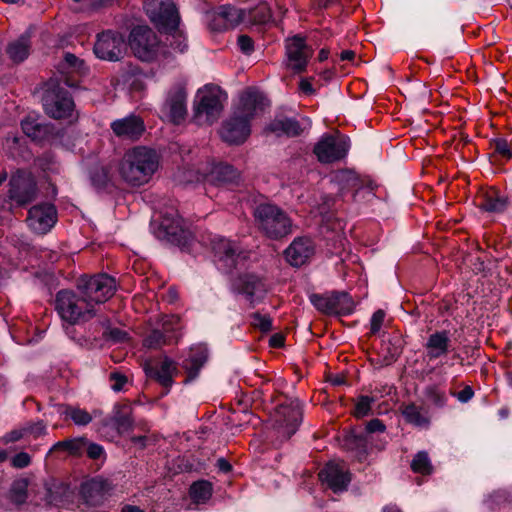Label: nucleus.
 Here are the masks:
<instances>
[{"mask_svg":"<svg viewBox=\"0 0 512 512\" xmlns=\"http://www.w3.org/2000/svg\"><path fill=\"white\" fill-rule=\"evenodd\" d=\"M265 100L263 94L254 89L241 93L231 115L221 124V139L231 145L243 144L251 134V121L263 110Z\"/></svg>","mask_w":512,"mask_h":512,"instance_id":"1","label":"nucleus"},{"mask_svg":"<svg viewBox=\"0 0 512 512\" xmlns=\"http://www.w3.org/2000/svg\"><path fill=\"white\" fill-rule=\"evenodd\" d=\"M144 8L155 27L168 34L167 42L171 48L175 52H184L187 41L179 29L180 16L173 0H145Z\"/></svg>","mask_w":512,"mask_h":512,"instance_id":"2","label":"nucleus"},{"mask_svg":"<svg viewBox=\"0 0 512 512\" xmlns=\"http://www.w3.org/2000/svg\"><path fill=\"white\" fill-rule=\"evenodd\" d=\"M159 167V155L151 148L136 146L128 150L120 163L121 177L133 186L146 184Z\"/></svg>","mask_w":512,"mask_h":512,"instance_id":"3","label":"nucleus"},{"mask_svg":"<svg viewBox=\"0 0 512 512\" xmlns=\"http://www.w3.org/2000/svg\"><path fill=\"white\" fill-rule=\"evenodd\" d=\"M55 308L63 321L66 334L72 339H74L72 327L90 320L96 314L91 302H88L78 290L59 291L56 296Z\"/></svg>","mask_w":512,"mask_h":512,"instance_id":"4","label":"nucleus"},{"mask_svg":"<svg viewBox=\"0 0 512 512\" xmlns=\"http://www.w3.org/2000/svg\"><path fill=\"white\" fill-rule=\"evenodd\" d=\"M226 96L217 85H205L200 88L194 98L193 120L198 125H212L223 110Z\"/></svg>","mask_w":512,"mask_h":512,"instance_id":"5","label":"nucleus"},{"mask_svg":"<svg viewBox=\"0 0 512 512\" xmlns=\"http://www.w3.org/2000/svg\"><path fill=\"white\" fill-rule=\"evenodd\" d=\"M258 228L270 239H280L292 232V221L278 206L264 202L254 208Z\"/></svg>","mask_w":512,"mask_h":512,"instance_id":"6","label":"nucleus"},{"mask_svg":"<svg viewBox=\"0 0 512 512\" xmlns=\"http://www.w3.org/2000/svg\"><path fill=\"white\" fill-rule=\"evenodd\" d=\"M77 290L95 309L96 305L106 302L113 296L116 283L114 278L106 274L82 276L77 281Z\"/></svg>","mask_w":512,"mask_h":512,"instance_id":"7","label":"nucleus"},{"mask_svg":"<svg viewBox=\"0 0 512 512\" xmlns=\"http://www.w3.org/2000/svg\"><path fill=\"white\" fill-rule=\"evenodd\" d=\"M129 45L138 59L147 62L157 59L162 49L156 33L148 26L135 27L130 33Z\"/></svg>","mask_w":512,"mask_h":512,"instance_id":"8","label":"nucleus"},{"mask_svg":"<svg viewBox=\"0 0 512 512\" xmlns=\"http://www.w3.org/2000/svg\"><path fill=\"white\" fill-rule=\"evenodd\" d=\"M349 147V139L344 135H324L316 143L314 153L321 163H332L344 158Z\"/></svg>","mask_w":512,"mask_h":512,"instance_id":"9","label":"nucleus"},{"mask_svg":"<svg viewBox=\"0 0 512 512\" xmlns=\"http://www.w3.org/2000/svg\"><path fill=\"white\" fill-rule=\"evenodd\" d=\"M211 248L219 270L228 273L237 266L241 251L236 242L221 236H214L211 239Z\"/></svg>","mask_w":512,"mask_h":512,"instance_id":"10","label":"nucleus"},{"mask_svg":"<svg viewBox=\"0 0 512 512\" xmlns=\"http://www.w3.org/2000/svg\"><path fill=\"white\" fill-rule=\"evenodd\" d=\"M45 112L52 118H72L74 102L67 91L62 88H49L43 97Z\"/></svg>","mask_w":512,"mask_h":512,"instance_id":"11","label":"nucleus"},{"mask_svg":"<svg viewBox=\"0 0 512 512\" xmlns=\"http://www.w3.org/2000/svg\"><path fill=\"white\" fill-rule=\"evenodd\" d=\"M125 49L123 35L110 30L98 34L94 44L96 57L107 61H118L122 58Z\"/></svg>","mask_w":512,"mask_h":512,"instance_id":"12","label":"nucleus"},{"mask_svg":"<svg viewBox=\"0 0 512 512\" xmlns=\"http://www.w3.org/2000/svg\"><path fill=\"white\" fill-rule=\"evenodd\" d=\"M187 93L181 86L171 89L161 108V117L174 124L182 122L187 114Z\"/></svg>","mask_w":512,"mask_h":512,"instance_id":"13","label":"nucleus"},{"mask_svg":"<svg viewBox=\"0 0 512 512\" xmlns=\"http://www.w3.org/2000/svg\"><path fill=\"white\" fill-rule=\"evenodd\" d=\"M313 54L312 48L306 45L304 38L294 36L286 41V65L295 73L304 71Z\"/></svg>","mask_w":512,"mask_h":512,"instance_id":"14","label":"nucleus"},{"mask_svg":"<svg viewBox=\"0 0 512 512\" xmlns=\"http://www.w3.org/2000/svg\"><path fill=\"white\" fill-rule=\"evenodd\" d=\"M244 19V12L230 5H223L207 14L212 31L221 32L233 28Z\"/></svg>","mask_w":512,"mask_h":512,"instance_id":"15","label":"nucleus"},{"mask_svg":"<svg viewBox=\"0 0 512 512\" xmlns=\"http://www.w3.org/2000/svg\"><path fill=\"white\" fill-rule=\"evenodd\" d=\"M301 420L302 411L299 403L296 401L281 404L275 411V422L279 430L287 437L296 432Z\"/></svg>","mask_w":512,"mask_h":512,"instance_id":"16","label":"nucleus"},{"mask_svg":"<svg viewBox=\"0 0 512 512\" xmlns=\"http://www.w3.org/2000/svg\"><path fill=\"white\" fill-rule=\"evenodd\" d=\"M189 236L190 232L184 228L183 220L177 214H167L162 218L157 237L184 246L187 244Z\"/></svg>","mask_w":512,"mask_h":512,"instance_id":"17","label":"nucleus"},{"mask_svg":"<svg viewBox=\"0 0 512 512\" xmlns=\"http://www.w3.org/2000/svg\"><path fill=\"white\" fill-rule=\"evenodd\" d=\"M320 480L334 492H342L347 489L350 476L344 462L331 461L320 471Z\"/></svg>","mask_w":512,"mask_h":512,"instance_id":"18","label":"nucleus"},{"mask_svg":"<svg viewBox=\"0 0 512 512\" xmlns=\"http://www.w3.org/2000/svg\"><path fill=\"white\" fill-rule=\"evenodd\" d=\"M57 213L52 204L36 205L29 210L27 222L29 227L37 233L48 232L56 223Z\"/></svg>","mask_w":512,"mask_h":512,"instance_id":"19","label":"nucleus"},{"mask_svg":"<svg viewBox=\"0 0 512 512\" xmlns=\"http://www.w3.org/2000/svg\"><path fill=\"white\" fill-rule=\"evenodd\" d=\"M113 485L106 479L96 477L82 485V495L85 502L91 506L101 505L111 494Z\"/></svg>","mask_w":512,"mask_h":512,"instance_id":"20","label":"nucleus"},{"mask_svg":"<svg viewBox=\"0 0 512 512\" xmlns=\"http://www.w3.org/2000/svg\"><path fill=\"white\" fill-rule=\"evenodd\" d=\"M111 129L114 134L120 138L136 140L141 137L145 131L143 119L134 114L124 118L117 119L111 123Z\"/></svg>","mask_w":512,"mask_h":512,"instance_id":"21","label":"nucleus"},{"mask_svg":"<svg viewBox=\"0 0 512 512\" xmlns=\"http://www.w3.org/2000/svg\"><path fill=\"white\" fill-rule=\"evenodd\" d=\"M314 254V244L311 239L299 237L285 250L286 260L295 267L305 264Z\"/></svg>","mask_w":512,"mask_h":512,"instance_id":"22","label":"nucleus"},{"mask_svg":"<svg viewBox=\"0 0 512 512\" xmlns=\"http://www.w3.org/2000/svg\"><path fill=\"white\" fill-rule=\"evenodd\" d=\"M234 289L243 294L251 303L262 299L266 293L263 281L255 275H243L233 284Z\"/></svg>","mask_w":512,"mask_h":512,"instance_id":"23","label":"nucleus"},{"mask_svg":"<svg viewBox=\"0 0 512 512\" xmlns=\"http://www.w3.org/2000/svg\"><path fill=\"white\" fill-rule=\"evenodd\" d=\"M145 370L165 388L171 387L173 378L178 374L176 363L166 356L155 365H147Z\"/></svg>","mask_w":512,"mask_h":512,"instance_id":"24","label":"nucleus"},{"mask_svg":"<svg viewBox=\"0 0 512 512\" xmlns=\"http://www.w3.org/2000/svg\"><path fill=\"white\" fill-rule=\"evenodd\" d=\"M208 358V349L206 346L199 344L192 347L187 358L183 361V368L188 373L189 380L194 379L199 370L205 364Z\"/></svg>","mask_w":512,"mask_h":512,"instance_id":"25","label":"nucleus"},{"mask_svg":"<svg viewBox=\"0 0 512 512\" xmlns=\"http://www.w3.org/2000/svg\"><path fill=\"white\" fill-rule=\"evenodd\" d=\"M240 178L237 171L230 165H218L214 167L212 175H198L194 178L188 176L187 182L209 181L213 183H234Z\"/></svg>","mask_w":512,"mask_h":512,"instance_id":"26","label":"nucleus"},{"mask_svg":"<svg viewBox=\"0 0 512 512\" xmlns=\"http://www.w3.org/2000/svg\"><path fill=\"white\" fill-rule=\"evenodd\" d=\"M450 338L446 331L432 333L425 344L427 356L430 360L445 355L449 350Z\"/></svg>","mask_w":512,"mask_h":512,"instance_id":"27","label":"nucleus"},{"mask_svg":"<svg viewBox=\"0 0 512 512\" xmlns=\"http://www.w3.org/2000/svg\"><path fill=\"white\" fill-rule=\"evenodd\" d=\"M267 130L277 136H297L302 132L303 129L301 124L296 119L279 117L270 122Z\"/></svg>","mask_w":512,"mask_h":512,"instance_id":"28","label":"nucleus"},{"mask_svg":"<svg viewBox=\"0 0 512 512\" xmlns=\"http://www.w3.org/2000/svg\"><path fill=\"white\" fill-rule=\"evenodd\" d=\"M86 445L87 440L83 437L59 441L50 448L48 455L53 452L62 451L73 456H79L85 451Z\"/></svg>","mask_w":512,"mask_h":512,"instance_id":"29","label":"nucleus"},{"mask_svg":"<svg viewBox=\"0 0 512 512\" xmlns=\"http://www.w3.org/2000/svg\"><path fill=\"white\" fill-rule=\"evenodd\" d=\"M29 36L21 35L17 40L11 42L7 47V53L14 62H22L29 54Z\"/></svg>","mask_w":512,"mask_h":512,"instance_id":"30","label":"nucleus"},{"mask_svg":"<svg viewBox=\"0 0 512 512\" xmlns=\"http://www.w3.org/2000/svg\"><path fill=\"white\" fill-rule=\"evenodd\" d=\"M310 301L313 306L320 312L325 314H336V293L331 294H311Z\"/></svg>","mask_w":512,"mask_h":512,"instance_id":"31","label":"nucleus"},{"mask_svg":"<svg viewBox=\"0 0 512 512\" xmlns=\"http://www.w3.org/2000/svg\"><path fill=\"white\" fill-rule=\"evenodd\" d=\"M333 182L340 191L351 190L359 187V178L351 170H340L333 174Z\"/></svg>","mask_w":512,"mask_h":512,"instance_id":"32","label":"nucleus"},{"mask_svg":"<svg viewBox=\"0 0 512 512\" xmlns=\"http://www.w3.org/2000/svg\"><path fill=\"white\" fill-rule=\"evenodd\" d=\"M21 127L25 135L33 140H42L49 132V126L39 123L33 118H26L21 122Z\"/></svg>","mask_w":512,"mask_h":512,"instance_id":"33","label":"nucleus"},{"mask_svg":"<svg viewBox=\"0 0 512 512\" xmlns=\"http://www.w3.org/2000/svg\"><path fill=\"white\" fill-rule=\"evenodd\" d=\"M28 482L26 479L15 480L10 488L8 498L14 507H19L27 499Z\"/></svg>","mask_w":512,"mask_h":512,"instance_id":"34","label":"nucleus"},{"mask_svg":"<svg viewBox=\"0 0 512 512\" xmlns=\"http://www.w3.org/2000/svg\"><path fill=\"white\" fill-rule=\"evenodd\" d=\"M112 421L119 432H124L130 429L132 426L130 407L128 405L115 406Z\"/></svg>","mask_w":512,"mask_h":512,"instance_id":"35","label":"nucleus"},{"mask_svg":"<svg viewBox=\"0 0 512 512\" xmlns=\"http://www.w3.org/2000/svg\"><path fill=\"white\" fill-rule=\"evenodd\" d=\"M67 418H70L77 426H86L92 419L93 415L80 407L67 406L63 411Z\"/></svg>","mask_w":512,"mask_h":512,"instance_id":"36","label":"nucleus"},{"mask_svg":"<svg viewBox=\"0 0 512 512\" xmlns=\"http://www.w3.org/2000/svg\"><path fill=\"white\" fill-rule=\"evenodd\" d=\"M212 495V486L207 481L195 482L190 488V496L197 504L205 503Z\"/></svg>","mask_w":512,"mask_h":512,"instance_id":"37","label":"nucleus"},{"mask_svg":"<svg viewBox=\"0 0 512 512\" xmlns=\"http://www.w3.org/2000/svg\"><path fill=\"white\" fill-rule=\"evenodd\" d=\"M403 416L407 422L418 427H426L429 424L428 418L422 413L421 409L415 405L406 406L403 409Z\"/></svg>","mask_w":512,"mask_h":512,"instance_id":"38","label":"nucleus"},{"mask_svg":"<svg viewBox=\"0 0 512 512\" xmlns=\"http://www.w3.org/2000/svg\"><path fill=\"white\" fill-rule=\"evenodd\" d=\"M34 195L35 189L33 185H27L23 189L13 186L10 189V198L18 204H26L30 202L34 198Z\"/></svg>","mask_w":512,"mask_h":512,"instance_id":"39","label":"nucleus"},{"mask_svg":"<svg viewBox=\"0 0 512 512\" xmlns=\"http://www.w3.org/2000/svg\"><path fill=\"white\" fill-rule=\"evenodd\" d=\"M411 468L416 473H420L423 475L430 474L432 472V465L427 453H417L412 460Z\"/></svg>","mask_w":512,"mask_h":512,"instance_id":"40","label":"nucleus"},{"mask_svg":"<svg viewBox=\"0 0 512 512\" xmlns=\"http://www.w3.org/2000/svg\"><path fill=\"white\" fill-rule=\"evenodd\" d=\"M425 396L436 407H443L447 402L445 391L436 385H429L425 389Z\"/></svg>","mask_w":512,"mask_h":512,"instance_id":"41","label":"nucleus"},{"mask_svg":"<svg viewBox=\"0 0 512 512\" xmlns=\"http://www.w3.org/2000/svg\"><path fill=\"white\" fill-rule=\"evenodd\" d=\"M250 20L254 24H266L271 20V11L266 3H261L249 12Z\"/></svg>","mask_w":512,"mask_h":512,"instance_id":"42","label":"nucleus"},{"mask_svg":"<svg viewBox=\"0 0 512 512\" xmlns=\"http://www.w3.org/2000/svg\"><path fill=\"white\" fill-rule=\"evenodd\" d=\"M336 314H350L354 309L351 297L346 293H336Z\"/></svg>","mask_w":512,"mask_h":512,"instance_id":"43","label":"nucleus"},{"mask_svg":"<svg viewBox=\"0 0 512 512\" xmlns=\"http://www.w3.org/2000/svg\"><path fill=\"white\" fill-rule=\"evenodd\" d=\"M374 403V398L363 395L358 397L356 404L354 415L358 418L367 416L371 411V406Z\"/></svg>","mask_w":512,"mask_h":512,"instance_id":"44","label":"nucleus"},{"mask_svg":"<svg viewBox=\"0 0 512 512\" xmlns=\"http://www.w3.org/2000/svg\"><path fill=\"white\" fill-rule=\"evenodd\" d=\"M481 207L488 212L499 213L506 208V201L500 197H488L481 204Z\"/></svg>","mask_w":512,"mask_h":512,"instance_id":"45","label":"nucleus"},{"mask_svg":"<svg viewBox=\"0 0 512 512\" xmlns=\"http://www.w3.org/2000/svg\"><path fill=\"white\" fill-rule=\"evenodd\" d=\"M164 343L165 339L160 331L151 332L144 340V346L148 348H158Z\"/></svg>","mask_w":512,"mask_h":512,"instance_id":"46","label":"nucleus"},{"mask_svg":"<svg viewBox=\"0 0 512 512\" xmlns=\"http://www.w3.org/2000/svg\"><path fill=\"white\" fill-rule=\"evenodd\" d=\"M110 382L111 389L115 392H120L127 383V377L120 372H113L110 374Z\"/></svg>","mask_w":512,"mask_h":512,"instance_id":"47","label":"nucleus"},{"mask_svg":"<svg viewBox=\"0 0 512 512\" xmlns=\"http://www.w3.org/2000/svg\"><path fill=\"white\" fill-rule=\"evenodd\" d=\"M253 325L262 331H269L272 328V320L269 316L255 313L253 315Z\"/></svg>","mask_w":512,"mask_h":512,"instance_id":"48","label":"nucleus"},{"mask_svg":"<svg viewBox=\"0 0 512 512\" xmlns=\"http://www.w3.org/2000/svg\"><path fill=\"white\" fill-rule=\"evenodd\" d=\"M385 313L383 310H377L371 317L370 321V331L373 334H376L380 331L382 324L384 322Z\"/></svg>","mask_w":512,"mask_h":512,"instance_id":"49","label":"nucleus"},{"mask_svg":"<svg viewBox=\"0 0 512 512\" xmlns=\"http://www.w3.org/2000/svg\"><path fill=\"white\" fill-rule=\"evenodd\" d=\"M85 451L91 459H101L105 456L104 448L96 443H90L87 441Z\"/></svg>","mask_w":512,"mask_h":512,"instance_id":"50","label":"nucleus"},{"mask_svg":"<svg viewBox=\"0 0 512 512\" xmlns=\"http://www.w3.org/2000/svg\"><path fill=\"white\" fill-rule=\"evenodd\" d=\"M237 44L239 49L245 54H250L253 51V41L247 35H240Z\"/></svg>","mask_w":512,"mask_h":512,"instance_id":"51","label":"nucleus"},{"mask_svg":"<svg viewBox=\"0 0 512 512\" xmlns=\"http://www.w3.org/2000/svg\"><path fill=\"white\" fill-rule=\"evenodd\" d=\"M29 463H30V456L25 452L18 453L12 459V465L17 468H24V467L28 466Z\"/></svg>","mask_w":512,"mask_h":512,"instance_id":"52","label":"nucleus"},{"mask_svg":"<svg viewBox=\"0 0 512 512\" xmlns=\"http://www.w3.org/2000/svg\"><path fill=\"white\" fill-rule=\"evenodd\" d=\"M495 150L505 157H512V151L510 150L509 143L504 139H499L495 142Z\"/></svg>","mask_w":512,"mask_h":512,"instance_id":"53","label":"nucleus"},{"mask_svg":"<svg viewBox=\"0 0 512 512\" xmlns=\"http://www.w3.org/2000/svg\"><path fill=\"white\" fill-rule=\"evenodd\" d=\"M27 431L34 437H39L46 433V425L42 422H37L28 426Z\"/></svg>","mask_w":512,"mask_h":512,"instance_id":"54","label":"nucleus"},{"mask_svg":"<svg viewBox=\"0 0 512 512\" xmlns=\"http://www.w3.org/2000/svg\"><path fill=\"white\" fill-rule=\"evenodd\" d=\"M366 429L369 433L383 432L385 425L378 419H373L367 423Z\"/></svg>","mask_w":512,"mask_h":512,"instance_id":"55","label":"nucleus"},{"mask_svg":"<svg viewBox=\"0 0 512 512\" xmlns=\"http://www.w3.org/2000/svg\"><path fill=\"white\" fill-rule=\"evenodd\" d=\"M474 395V392L471 387L467 386L463 390L457 393V399L462 402L466 403L468 402Z\"/></svg>","mask_w":512,"mask_h":512,"instance_id":"56","label":"nucleus"},{"mask_svg":"<svg viewBox=\"0 0 512 512\" xmlns=\"http://www.w3.org/2000/svg\"><path fill=\"white\" fill-rule=\"evenodd\" d=\"M102 175H90L91 182L93 185L97 187L103 186L108 181V175H106V172L101 169Z\"/></svg>","mask_w":512,"mask_h":512,"instance_id":"57","label":"nucleus"},{"mask_svg":"<svg viewBox=\"0 0 512 512\" xmlns=\"http://www.w3.org/2000/svg\"><path fill=\"white\" fill-rule=\"evenodd\" d=\"M110 337L118 342L124 341L127 337V333L120 329H111L110 330Z\"/></svg>","mask_w":512,"mask_h":512,"instance_id":"58","label":"nucleus"},{"mask_svg":"<svg viewBox=\"0 0 512 512\" xmlns=\"http://www.w3.org/2000/svg\"><path fill=\"white\" fill-rule=\"evenodd\" d=\"M299 88L305 94H313L314 93L312 84H311L310 80H308V79H301V81L299 83Z\"/></svg>","mask_w":512,"mask_h":512,"instance_id":"59","label":"nucleus"},{"mask_svg":"<svg viewBox=\"0 0 512 512\" xmlns=\"http://www.w3.org/2000/svg\"><path fill=\"white\" fill-rule=\"evenodd\" d=\"M65 62L71 67H80L82 62L73 54L67 53L65 55Z\"/></svg>","mask_w":512,"mask_h":512,"instance_id":"60","label":"nucleus"},{"mask_svg":"<svg viewBox=\"0 0 512 512\" xmlns=\"http://www.w3.org/2000/svg\"><path fill=\"white\" fill-rule=\"evenodd\" d=\"M217 466L223 472H229L231 470V465L224 458L217 460Z\"/></svg>","mask_w":512,"mask_h":512,"instance_id":"61","label":"nucleus"},{"mask_svg":"<svg viewBox=\"0 0 512 512\" xmlns=\"http://www.w3.org/2000/svg\"><path fill=\"white\" fill-rule=\"evenodd\" d=\"M283 337L279 334H275L270 339V344L274 347H280L283 345Z\"/></svg>","mask_w":512,"mask_h":512,"instance_id":"62","label":"nucleus"},{"mask_svg":"<svg viewBox=\"0 0 512 512\" xmlns=\"http://www.w3.org/2000/svg\"><path fill=\"white\" fill-rule=\"evenodd\" d=\"M355 56V53L351 50H345L341 52V59L342 60H352Z\"/></svg>","mask_w":512,"mask_h":512,"instance_id":"63","label":"nucleus"},{"mask_svg":"<svg viewBox=\"0 0 512 512\" xmlns=\"http://www.w3.org/2000/svg\"><path fill=\"white\" fill-rule=\"evenodd\" d=\"M122 512H145V511L140 509L137 506H134V505H125L122 508Z\"/></svg>","mask_w":512,"mask_h":512,"instance_id":"64","label":"nucleus"}]
</instances>
